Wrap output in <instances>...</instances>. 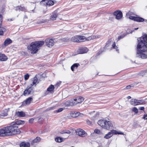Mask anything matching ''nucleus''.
<instances>
[{
    "label": "nucleus",
    "mask_w": 147,
    "mask_h": 147,
    "mask_svg": "<svg viewBox=\"0 0 147 147\" xmlns=\"http://www.w3.org/2000/svg\"><path fill=\"white\" fill-rule=\"evenodd\" d=\"M55 87L53 85H51L49 87L47 88V91L49 92H54Z\"/></svg>",
    "instance_id": "obj_23"
},
{
    "label": "nucleus",
    "mask_w": 147,
    "mask_h": 147,
    "mask_svg": "<svg viewBox=\"0 0 147 147\" xmlns=\"http://www.w3.org/2000/svg\"><path fill=\"white\" fill-rule=\"evenodd\" d=\"M54 4V2L51 0H47V6L49 5V6L53 5Z\"/></svg>",
    "instance_id": "obj_29"
},
{
    "label": "nucleus",
    "mask_w": 147,
    "mask_h": 147,
    "mask_svg": "<svg viewBox=\"0 0 147 147\" xmlns=\"http://www.w3.org/2000/svg\"><path fill=\"white\" fill-rule=\"evenodd\" d=\"M29 77V75L28 74H26L24 76V78L25 80H28V79Z\"/></svg>",
    "instance_id": "obj_37"
},
{
    "label": "nucleus",
    "mask_w": 147,
    "mask_h": 147,
    "mask_svg": "<svg viewBox=\"0 0 147 147\" xmlns=\"http://www.w3.org/2000/svg\"><path fill=\"white\" fill-rule=\"evenodd\" d=\"M132 111L136 113H137L138 112V110L136 107H134L133 108Z\"/></svg>",
    "instance_id": "obj_36"
},
{
    "label": "nucleus",
    "mask_w": 147,
    "mask_h": 147,
    "mask_svg": "<svg viewBox=\"0 0 147 147\" xmlns=\"http://www.w3.org/2000/svg\"><path fill=\"white\" fill-rule=\"evenodd\" d=\"M3 32L2 30L0 29V35H3Z\"/></svg>",
    "instance_id": "obj_51"
},
{
    "label": "nucleus",
    "mask_w": 147,
    "mask_h": 147,
    "mask_svg": "<svg viewBox=\"0 0 147 147\" xmlns=\"http://www.w3.org/2000/svg\"><path fill=\"white\" fill-rule=\"evenodd\" d=\"M16 11H25L26 10V8L24 7H21L20 6H18L16 8Z\"/></svg>",
    "instance_id": "obj_18"
},
{
    "label": "nucleus",
    "mask_w": 147,
    "mask_h": 147,
    "mask_svg": "<svg viewBox=\"0 0 147 147\" xmlns=\"http://www.w3.org/2000/svg\"><path fill=\"white\" fill-rule=\"evenodd\" d=\"M145 102H142L141 100H138L136 99H132L130 101L131 105H136L140 104H144Z\"/></svg>",
    "instance_id": "obj_6"
},
{
    "label": "nucleus",
    "mask_w": 147,
    "mask_h": 147,
    "mask_svg": "<svg viewBox=\"0 0 147 147\" xmlns=\"http://www.w3.org/2000/svg\"><path fill=\"white\" fill-rule=\"evenodd\" d=\"M100 85V84H96V85H95V86H98Z\"/></svg>",
    "instance_id": "obj_62"
},
{
    "label": "nucleus",
    "mask_w": 147,
    "mask_h": 147,
    "mask_svg": "<svg viewBox=\"0 0 147 147\" xmlns=\"http://www.w3.org/2000/svg\"><path fill=\"white\" fill-rule=\"evenodd\" d=\"M9 109V108L7 109H5L4 110L3 113H1V114H0L1 116H3L4 117L7 116L8 115V112Z\"/></svg>",
    "instance_id": "obj_25"
},
{
    "label": "nucleus",
    "mask_w": 147,
    "mask_h": 147,
    "mask_svg": "<svg viewBox=\"0 0 147 147\" xmlns=\"http://www.w3.org/2000/svg\"><path fill=\"white\" fill-rule=\"evenodd\" d=\"M136 17L135 16H129V18L132 20H134L135 21V19Z\"/></svg>",
    "instance_id": "obj_43"
},
{
    "label": "nucleus",
    "mask_w": 147,
    "mask_h": 147,
    "mask_svg": "<svg viewBox=\"0 0 147 147\" xmlns=\"http://www.w3.org/2000/svg\"><path fill=\"white\" fill-rule=\"evenodd\" d=\"M24 123V121L21 120L11 123L9 126L0 129V137L8 136L20 134L21 131L17 125L23 124Z\"/></svg>",
    "instance_id": "obj_1"
},
{
    "label": "nucleus",
    "mask_w": 147,
    "mask_h": 147,
    "mask_svg": "<svg viewBox=\"0 0 147 147\" xmlns=\"http://www.w3.org/2000/svg\"><path fill=\"white\" fill-rule=\"evenodd\" d=\"M74 99V101H76V103H79L82 102L84 100V98L82 96H78Z\"/></svg>",
    "instance_id": "obj_11"
},
{
    "label": "nucleus",
    "mask_w": 147,
    "mask_h": 147,
    "mask_svg": "<svg viewBox=\"0 0 147 147\" xmlns=\"http://www.w3.org/2000/svg\"><path fill=\"white\" fill-rule=\"evenodd\" d=\"M56 107L55 106L51 107L49 108H48L47 109L48 110H54L55 109Z\"/></svg>",
    "instance_id": "obj_42"
},
{
    "label": "nucleus",
    "mask_w": 147,
    "mask_h": 147,
    "mask_svg": "<svg viewBox=\"0 0 147 147\" xmlns=\"http://www.w3.org/2000/svg\"><path fill=\"white\" fill-rule=\"evenodd\" d=\"M113 15L115 16V18L117 20H120L123 17V14L122 12L120 10H117L113 13Z\"/></svg>",
    "instance_id": "obj_7"
},
{
    "label": "nucleus",
    "mask_w": 147,
    "mask_h": 147,
    "mask_svg": "<svg viewBox=\"0 0 147 147\" xmlns=\"http://www.w3.org/2000/svg\"><path fill=\"white\" fill-rule=\"evenodd\" d=\"M32 100V98L31 97H29L27 98L25 101H24L22 102V105L24 106L25 105H28L31 102Z\"/></svg>",
    "instance_id": "obj_15"
},
{
    "label": "nucleus",
    "mask_w": 147,
    "mask_h": 147,
    "mask_svg": "<svg viewBox=\"0 0 147 147\" xmlns=\"http://www.w3.org/2000/svg\"><path fill=\"white\" fill-rule=\"evenodd\" d=\"M101 53V52H100V51H99L98 53H97V55H99Z\"/></svg>",
    "instance_id": "obj_59"
},
{
    "label": "nucleus",
    "mask_w": 147,
    "mask_h": 147,
    "mask_svg": "<svg viewBox=\"0 0 147 147\" xmlns=\"http://www.w3.org/2000/svg\"><path fill=\"white\" fill-rule=\"evenodd\" d=\"M138 28H135V30H138Z\"/></svg>",
    "instance_id": "obj_63"
},
{
    "label": "nucleus",
    "mask_w": 147,
    "mask_h": 147,
    "mask_svg": "<svg viewBox=\"0 0 147 147\" xmlns=\"http://www.w3.org/2000/svg\"><path fill=\"white\" fill-rule=\"evenodd\" d=\"M34 120V119L33 118H31L29 120V122L30 123H32L33 122Z\"/></svg>",
    "instance_id": "obj_48"
},
{
    "label": "nucleus",
    "mask_w": 147,
    "mask_h": 147,
    "mask_svg": "<svg viewBox=\"0 0 147 147\" xmlns=\"http://www.w3.org/2000/svg\"><path fill=\"white\" fill-rule=\"evenodd\" d=\"M2 16L0 14V28L2 24Z\"/></svg>",
    "instance_id": "obj_39"
},
{
    "label": "nucleus",
    "mask_w": 147,
    "mask_h": 147,
    "mask_svg": "<svg viewBox=\"0 0 147 147\" xmlns=\"http://www.w3.org/2000/svg\"><path fill=\"white\" fill-rule=\"evenodd\" d=\"M32 83L34 85L36 84L35 82H32Z\"/></svg>",
    "instance_id": "obj_60"
},
{
    "label": "nucleus",
    "mask_w": 147,
    "mask_h": 147,
    "mask_svg": "<svg viewBox=\"0 0 147 147\" xmlns=\"http://www.w3.org/2000/svg\"><path fill=\"white\" fill-rule=\"evenodd\" d=\"M12 42V41L11 39L9 38H7L4 41V43L2 45V47H4L11 43Z\"/></svg>",
    "instance_id": "obj_13"
},
{
    "label": "nucleus",
    "mask_w": 147,
    "mask_h": 147,
    "mask_svg": "<svg viewBox=\"0 0 147 147\" xmlns=\"http://www.w3.org/2000/svg\"><path fill=\"white\" fill-rule=\"evenodd\" d=\"M109 41H108V42L106 43V45H105V47H107V46H107V45L109 44Z\"/></svg>",
    "instance_id": "obj_56"
},
{
    "label": "nucleus",
    "mask_w": 147,
    "mask_h": 147,
    "mask_svg": "<svg viewBox=\"0 0 147 147\" xmlns=\"http://www.w3.org/2000/svg\"><path fill=\"white\" fill-rule=\"evenodd\" d=\"M60 133L62 134L66 133L68 134H70L71 132L69 130H64L61 131Z\"/></svg>",
    "instance_id": "obj_31"
},
{
    "label": "nucleus",
    "mask_w": 147,
    "mask_h": 147,
    "mask_svg": "<svg viewBox=\"0 0 147 147\" xmlns=\"http://www.w3.org/2000/svg\"><path fill=\"white\" fill-rule=\"evenodd\" d=\"M116 49V50L117 51H118V47H116V48L115 49Z\"/></svg>",
    "instance_id": "obj_61"
},
{
    "label": "nucleus",
    "mask_w": 147,
    "mask_h": 147,
    "mask_svg": "<svg viewBox=\"0 0 147 147\" xmlns=\"http://www.w3.org/2000/svg\"><path fill=\"white\" fill-rule=\"evenodd\" d=\"M55 140L57 142H61L63 141V138L59 137H56Z\"/></svg>",
    "instance_id": "obj_28"
},
{
    "label": "nucleus",
    "mask_w": 147,
    "mask_h": 147,
    "mask_svg": "<svg viewBox=\"0 0 147 147\" xmlns=\"http://www.w3.org/2000/svg\"><path fill=\"white\" fill-rule=\"evenodd\" d=\"M28 90L27 89H26L24 91V93H23V94L24 95V96H26L27 94H28Z\"/></svg>",
    "instance_id": "obj_40"
},
{
    "label": "nucleus",
    "mask_w": 147,
    "mask_h": 147,
    "mask_svg": "<svg viewBox=\"0 0 147 147\" xmlns=\"http://www.w3.org/2000/svg\"><path fill=\"white\" fill-rule=\"evenodd\" d=\"M38 81V79L37 77H35L34 79L32 80V81L34 82H35V84L37 83V82Z\"/></svg>",
    "instance_id": "obj_46"
},
{
    "label": "nucleus",
    "mask_w": 147,
    "mask_h": 147,
    "mask_svg": "<svg viewBox=\"0 0 147 147\" xmlns=\"http://www.w3.org/2000/svg\"><path fill=\"white\" fill-rule=\"evenodd\" d=\"M138 44L136 57L142 59L147 58V54L144 53L147 51V35L144 37L139 38L137 39Z\"/></svg>",
    "instance_id": "obj_2"
},
{
    "label": "nucleus",
    "mask_w": 147,
    "mask_h": 147,
    "mask_svg": "<svg viewBox=\"0 0 147 147\" xmlns=\"http://www.w3.org/2000/svg\"><path fill=\"white\" fill-rule=\"evenodd\" d=\"M20 147H30V144L28 142H23L20 144Z\"/></svg>",
    "instance_id": "obj_19"
},
{
    "label": "nucleus",
    "mask_w": 147,
    "mask_h": 147,
    "mask_svg": "<svg viewBox=\"0 0 147 147\" xmlns=\"http://www.w3.org/2000/svg\"><path fill=\"white\" fill-rule=\"evenodd\" d=\"M131 98V97L130 96H129L127 97V98L128 99H130Z\"/></svg>",
    "instance_id": "obj_58"
},
{
    "label": "nucleus",
    "mask_w": 147,
    "mask_h": 147,
    "mask_svg": "<svg viewBox=\"0 0 147 147\" xmlns=\"http://www.w3.org/2000/svg\"><path fill=\"white\" fill-rule=\"evenodd\" d=\"M71 40L74 42H79L78 35L73 37L71 38Z\"/></svg>",
    "instance_id": "obj_24"
},
{
    "label": "nucleus",
    "mask_w": 147,
    "mask_h": 147,
    "mask_svg": "<svg viewBox=\"0 0 147 147\" xmlns=\"http://www.w3.org/2000/svg\"><path fill=\"white\" fill-rule=\"evenodd\" d=\"M146 74V70L142 71L140 73V75L143 76L144 75H145V74Z\"/></svg>",
    "instance_id": "obj_35"
},
{
    "label": "nucleus",
    "mask_w": 147,
    "mask_h": 147,
    "mask_svg": "<svg viewBox=\"0 0 147 147\" xmlns=\"http://www.w3.org/2000/svg\"><path fill=\"white\" fill-rule=\"evenodd\" d=\"M94 132L97 134H100V132L99 130L98 129H95L94 131Z\"/></svg>",
    "instance_id": "obj_44"
},
{
    "label": "nucleus",
    "mask_w": 147,
    "mask_h": 147,
    "mask_svg": "<svg viewBox=\"0 0 147 147\" xmlns=\"http://www.w3.org/2000/svg\"><path fill=\"white\" fill-rule=\"evenodd\" d=\"M17 115L19 117H24L25 115V113L22 111H18L16 113Z\"/></svg>",
    "instance_id": "obj_27"
},
{
    "label": "nucleus",
    "mask_w": 147,
    "mask_h": 147,
    "mask_svg": "<svg viewBox=\"0 0 147 147\" xmlns=\"http://www.w3.org/2000/svg\"><path fill=\"white\" fill-rule=\"evenodd\" d=\"M126 15L130 16L131 15H135V14L134 12L129 11L128 13H126Z\"/></svg>",
    "instance_id": "obj_34"
},
{
    "label": "nucleus",
    "mask_w": 147,
    "mask_h": 147,
    "mask_svg": "<svg viewBox=\"0 0 147 147\" xmlns=\"http://www.w3.org/2000/svg\"><path fill=\"white\" fill-rule=\"evenodd\" d=\"M63 110V109L62 108H60L58 109V110H57L55 111H54V112L55 113H60V112H61Z\"/></svg>",
    "instance_id": "obj_33"
},
{
    "label": "nucleus",
    "mask_w": 147,
    "mask_h": 147,
    "mask_svg": "<svg viewBox=\"0 0 147 147\" xmlns=\"http://www.w3.org/2000/svg\"><path fill=\"white\" fill-rule=\"evenodd\" d=\"M7 59V57L4 54L0 53V61H5Z\"/></svg>",
    "instance_id": "obj_20"
},
{
    "label": "nucleus",
    "mask_w": 147,
    "mask_h": 147,
    "mask_svg": "<svg viewBox=\"0 0 147 147\" xmlns=\"http://www.w3.org/2000/svg\"><path fill=\"white\" fill-rule=\"evenodd\" d=\"M88 49L86 47H82L79 49L78 52L79 54L86 53L88 51Z\"/></svg>",
    "instance_id": "obj_14"
},
{
    "label": "nucleus",
    "mask_w": 147,
    "mask_h": 147,
    "mask_svg": "<svg viewBox=\"0 0 147 147\" xmlns=\"http://www.w3.org/2000/svg\"><path fill=\"white\" fill-rule=\"evenodd\" d=\"M46 45L49 47H52L54 44V41L52 39H47L45 40Z\"/></svg>",
    "instance_id": "obj_9"
},
{
    "label": "nucleus",
    "mask_w": 147,
    "mask_h": 147,
    "mask_svg": "<svg viewBox=\"0 0 147 147\" xmlns=\"http://www.w3.org/2000/svg\"><path fill=\"white\" fill-rule=\"evenodd\" d=\"M142 119H144V120L147 119V114H145L142 117Z\"/></svg>",
    "instance_id": "obj_47"
},
{
    "label": "nucleus",
    "mask_w": 147,
    "mask_h": 147,
    "mask_svg": "<svg viewBox=\"0 0 147 147\" xmlns=\"http://www.w3.org/2000/svg\"><path fill=\"white\" fill-rule=\"evenodd\" d=\"M86 122L88 124L90 125L91 124V122L89 120H87L86 121Z\"/></svg>",
    "instance_id": "obj_53"
},
{
    "label": "nucleus",
    "mask_w": 147,
    "mask_h": 147,
    "mask_svg": "<svg viewBox=\"0 0 147 147\" xmlns=\"http://www.w3.org/2000/svg\"><path fill=\"white\" fill-rule=\"evenodd\" d=\"M34 85L32 84H32H30V87H31H31Z\"/></svg>",
    "instance_id": "obj_57"
},
{
    "label": "nucleus",
    "mask_w": 147,
    "mask_h": 147,
    "mask_svg": "<svg viewBox=\"0 0 147 147\" xmlns=\"http://www.w3.org/2000/svg\"><path fill=\"white\" fill-rule=\"evenodd\" d=\"M79 66H80V64L78 63H74L71 66V69L72 71H74V69H76Z\"/></svg>",
    "instance_id": "obj_21"
},
{
    "label": "nucleus",
    "mask_w": 147,
    "mask_h": 147,
    "mask_svg": "<svg viewBox=\"0 0 147 147\" xmlns=\"http://www.w3.org/2000/svg\"><path fill=\"white\" fill-rule=\"evenodd\" d=\"M88 37H86V40H90L92 39H93L94 38H98L100 37V35H96V36H90V34H88Z\"/></svg>",
    "instance_id": "obj_12"
},
{
    "label": "nucleus",
    "mask_w": 147,
    "mask_h": 147,
    "mask_svg": "<svg viewBox=\"0 0 147 147\" xmlns=\"http://www.w3.org/2000/svg\"><path fill=\"white\" fill-rule=\"evenodd\" d=\"M144 107H141L139 108V109L141 110H144Z\"/></svg>",
    "instance_id": "obj_55"
},
{
    "label": "nucleus",
    "mask_w": 147,
    "mask_h": 147,
    "mask_svg": "<svg viewBox=\"0 0 147 147\" xmlns=\"http://www.w3.org/2000/svg\"><path fill=\"white\" fill-rule=\"evenodd\" d=\"M40 140V138L39 137H37L35 139L32 140L30 142L32 145H34L35 144L39 142Z\"/></svg>",
    "instance_id": "obj_17"
},
{
    "label": "nucleus",
    "mask_w": 147,
    "mask_h": 147,
    "mask_svg": "<svg viewBox=\"0 0 147 147\" xmlns=\"http://www.w3.org/2000/svg\"><path fill=\"white\" fill-rule=\"evenodd\" d=\"M46 11H43V12L44 13H45V12H46Z\"/></svg>",
    "instance_id": "obj_64"
},
{
    "label": "nucleus",
    "mask_w": 147,
    "mask_h": 147,
    "mask_svg": "<svg viewBox=\"0 0 147 147\" xmlns=\"http://www.w3.org/2000/svg\"><path fill=\"white\" fill-rule=\"evenodd\" d=\"M145 20V19L142 18L136 17L135 19V21L142 22H144Z\"/></svg>",
    "instance_id": "obj_26"
},
{
    "label": "nucleus",
    "mask_w": 147,
    "mask_h": 147,
    "mask_svg": "<svg viewBox=\"0 0 147 147\" xmlns=\"http://www.w3.org/2000/svg\"><path fill=\"white\" fill-rule=\"evenodd\" d=\"M116 46L115 43V42H113L112 45V47L113 48H115Z\"/></svg>",
    "instance_id": "obj_54"
},
{
    "label": "nucleus",
    "mask_w": 147,
    "mask_h": 147,
    "mask_svg": "<svg viewBox=\"0 0 147 147\" xmlns=\"http://www.w3.org/2000/svg\"><path fill=\"white\" fill-rule=\"evenodd\" d=\"M97 123L102 128L108 130L112 129L113 127V124L111 121L104 119L99 120L97 122Z\"/></svg>",
    "instance_id": "obj_4"
},
{
    "label": "nucleus",
    "mask_w": 147,
    "mask_h": 147,
    "mask_svg": "<svg viewBox=\"0 0 147 147\" xmlns=\"http://www.w3.org/2000/svg\"><path fill=\"white\" fill-rule=\"evenodd\" d=\"M79 42L84 41L86 40V36H78Z\"/></svg>",
    "instance_id": "obj_22"
},
{
    "label": "nucleus",
    "mask_w": 147,
    "mask_h": 147,
    "mask_svg": "<svg viewBox=\"0 0 147 147\" xmlns=\"http://www.w3.org/2000/svg\"><path fill=\"white\" fill-rule=\"evenodd\" d=\"M113 134L124 135V134L122 132L118 131L115 130H112L110 131L109 132L108 134H106L105 136L104 137V138L105 139H108L111 137Z\"/></svg>",
    "instance_id": "obj_5"
},
{
    "label": "nucleus",
    "mask_w": 147,
    "mask_h": 147,
    "mask_svg": "<svg viewBox=\"0 0 147 147\" xmlns=\"http://www.w3.org/2000/svg\"><path fill=\"white\" fill-rule=\"evenodd\" d=\"M123 37H124V36H121V35L119 36L118 38V40H120V39L123 38Z\"/></svg>",
    "instance_id": "obj_50"
},
{
    "label": "nucleus",
    "mask_w": 147,
    "mask_h": 147,
    "mask_svg": "<svg viewBox=\"0 0 147 147\" xmlns=\"http://www.w3.org/2000/svg\"><path fill=\"white\" fill-rule=\"evenodd\" d=\"M47 0H43L40 3L41 5H44L47 6Z\"/></svg>",
    "instance_id": "obj_32"
},
{
    "label": "nucleus",
    "mask_w": 147,
    "mask_h": 147,
    "mask_svg": "<svg viewBox=\"0 0 147 147\" xmlns=\"http://www.w3.org/2000/svg\"><path fill=\"white\" fill-rule=\"evenodd\" d=\"M76 132L77 135L80 136L84 137L86 136L85 132L82 129H77L76 130Z\"/></svg>",
    "instance_id": "obj_10"
},
{
    "label": "nucleus",
    "mask_w": 147,
    "mask_h": 147,
    "mask_svg": "<svg viewBox=\"0 0 147 147\" xmlns=\"http://www.w3.org/2000/svg\"><path fill=\"white\" fill-rule=\"evenodd\" d=\"M80 113L79 112H76L74 111V113H73V114L72 115V117H78L80 115Z\"/></svg>",
    "instance_id": "obj_30"
},
{
    "label": "nucleus",
    "mask_w": 147,
    "mask_h": 147,
    "mask_svg": "<svg viewBox=\"0 0 147 147\" xmlns=\"http://www.w3.org/2000/svg\"><path fill=\"white\" fill-rule=\"evenodd\" d=\"M47 22V20H42V21H40V23H44L46 22Z\"/></svg>",
    "instance_id": "obj_52"
},
{
    "label": "nucleus",
    "mask_w": 147,
    "mask_h": 147,
    "mask_svg": "<svg viewBox=\"0 0 147 147\" xmlns=\"http://www.w3.org/2000/svg\"><path fill=\"white\" fill-rule=\"evenodd\" d=\"M131 87V86L130 85H128V86H126V87H125V89H130Z\"/></svg>",
    "instance_id": "obj_49"
},
{
    "label": "nucleus",
    "mask_w": 147,
    "mask_h": 147,
    "mask_svg": "<svg viewBox=\"0 0 147 147\" xmlns=\"http://www.w3.org/2000/svg\"><path fill=\"white\" fill-rule=\"evenodd\" d=\"M133 127L134 128H136L138 127H140V125H138L137 123H135L133 125Z\"/></svg>",
    "instance_id": "obj_41"
},
{
    "label": "nucleus",
    "mask_w": 147,
    "mask_h": 147,
    "mask_svg": "<svg viewBox=\"0 0 147 147\" xmlns=\"http://www.w3.org/2000/svg\"><path fill=\"white\" fill-rule=\"evenodd\" d=\"M44 42L43 41L33 42L31 43L30 46L27 47V48L30 51L32 54L36 53L38 50V48L41 47L44 44Z\"/></svg>",
    "instance_id": "obj_3"
},
{
    "label": "nucleus",
    "mask_w": 147,
    "mask_h": 147,
    "mask_svg": "<svg viewBox=\"0 0 147 147\" xmlns=\"http://www.w3.org/2000/svg\"><path fill=\"white\" fill-rule=\"evenodd\" d=\"M57 16V13L56 11H54L52 13L51 15L50 19L52 20H54L56 19Z\"/></svg>",
    "instance_id": "obj_16"
},
{
    "label": "nucleus",
    "mask_w": 147,
    "mask_h": 147,
    "mask_svg": "<svg viewBox=\"0 0 147 147\" xmlns=\"http://www.w3.org/2000/svg\"><path fill=\"white\" fill-rule=\"evenodd\" d=\"M28 90V94H30L32 92V89L31 87H29L28 88H27Z\"/></svg>",
    "instance_id": "obj_38"
},
{
    "label": "nucleus",
    "mask_w": 147,
    "mask_h": 147,
    "mask_svg": "<svg viewBox=\"0 0 147 147\" xmlns=\"http://www.w3.org/2000/svg\"><path fill=\"white\" fill-rule=\"evenodd\" d=\"M44 119L42 118H40L38 119V121L39 123H42V122L43 121Z\"/></svg>",
    "instance_id": "obj_45"
},
{
    "label": "nucleus",
    "mask_w": 147,
    "mask_h": 147,
    "mask_svg": "<svg viewBox=\"0 0 147 147\" xmlns=\"http://www.w3.org/2000/svg\"><path fill=\"white\" fill-rule=\"evenodd\" d=\"M74 101V99H71L66 101L65 103V105L67 107L73 106L77 104V103Z\"/></svg>",
    "instance_id": "obj_8"
}]
</instances>
